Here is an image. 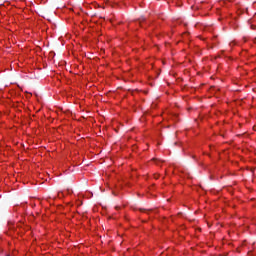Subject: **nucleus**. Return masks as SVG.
<instances>
[{"label":"nucleus","mask_w":256,"mask_h":256,"mask_svg":"<svg viewBox=\"0 0 256 256\" xmlns=\"http://www.w3.org/2000/svg\"><path fill=\"white\" fill-rule=\"evenodd\" d=\"M140 211H142V213H149L151 210L140 209Z\"/></svg>","instance_id":"1"},{"label":"nucleus","mask_w":256,"mask_h":256,"mask_svg":"<svg viewBox=\"0 0 256 256\" xmlns=\"http://www.w3.org/2000/svg\"><path fill=\"white\" fill-rule=\"evenodd\" d=\"M153 161H160V160L154 158Z\"/></svg>","instance_id":"2"},{"label":"nucleus","mask_w":256,"mask_h":256,"mask_svg":"<svg viewBox=\"0 0 256 256\" xmlns=\"http://www.w3.org/2000/svg\"><path fill=\"white\" fill-rule=\"evenodd\" d=\"M254 43H256V38H255V40H254Z\"/></svg>","instance_id":"3"}]
</instances>
